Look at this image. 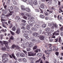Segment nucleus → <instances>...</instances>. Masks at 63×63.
<instances>
[{"mask_svg": "<svg viewBox=\"0 0 63 63\" xmlns=\"http://www.w3.org/2000/svg\"><path fill=\"white\" fill-rule=\"evenodd\" d=\"M20 29L18 28L16 30V34H19L20 33Z\"/></svg>", "mask_w": 63, "mask_h": 63, "instance_id": "6", "label": "nucleus"}, {"mask_svg": "<svg viewBox=\"0 0 63 63\" xmlns=\"http://www.w3.org/2000/svg\"><path fill=\"white\" fill-rule=\"evenodd\" d=\"M13 4L14 5H16V4H17V2H16V1H13Z\"/></svg>", "mask_w": 63, "mask_h": 63, "instance_id": "58", "label": "nucleus"}, {"mask_svg": "<svg viewBox=\"0 0 63 63\" xmlns=\"http://www.w3.org/2000/svg\"><path fill=\"white\" fill-rule=\"evenodd\" d=\"M21 15L23 17V16H24V14L23 13H21Z\"/></svg>", "mask_w": 63, "mask_h": 63, "instance_id": "64", "label": "nucleus"}, {"mask_svg": "<svg viewBox=\"0 0 63 63\" xmlns=\"http://www.w3.org/2000/svg\"><path fill=\"white\" fill-rule=\"evenodd\" d=\"M44 4L43 3H42L41 5H40V7L42 9H45V7H44Z\"/></svg>", "mask_w": 63, "mask_h": 63, "instance_id": "22", "label": "nucleus"}, {"mask_svg": "<svg viewBox=\"0 0 63 63\" xmlns=\"http://www.w3.org/2000/svg\"><path fill=\"white\" fill-rule=\"evenodd\" d=\"M26 46L27 47H33L34 44L31 42L30 44H29V43L26 42Z\"/></svg>", "mask_w": 63, "mask_h": 63, "instance_id": "2", "label": "nucleus"}, {"mask_svg": "<svg viewBox=\"0 0 63 63\" xmlns=\"http://www.w3.org/2000/svg\"><path fill=\"white\" fill-rule=\"evenodd\" d=\"M23 52H24V53H25L26 54H27V52L26 51L24 50H23Z\"/></svg>", "mask_w": 63, "mask_h": 63, "instance_id": "57", "label": "nucleus"}, {"mask_svg": "<svg viewBox=\"0 0 63 63\" xmlns=\"http://www.w3.org/2000/svg\"><path fill=\"white\" fill-rule=\"evenodd\" d=\"M3 60H4V61H5V62L8 61V59L7 58V57L5 58L4 59H2Z\"/></svg>", "mask_w": 63, "mask_h": 63, "instance_id": "27", "label": "nucleus"}, {"mask_svg": "<svg viewBox=\"0 0 63 63\" xmlns=\"http://www.w3.org/2000/svg\"><path fill=\"white\" fill-rule=\"evenodd\" d=\"M26 16L28 17H29V16H30V14L29 13H27L26 14Z\"/></svg>", "mask_w": 63, "mask_h": 63, "instance_id": "56", "label": "nucleus"}, {"mask_svg": "<svg viewBox=\"0 0 63 63\" xmlns=\"http://www.w3.org/2000/svg\"><path fill=\"white\" fill-rule=\"evenodd\" d=\"M46 26H47V25L45 24H43L41 26L42 28H45Z\"/></svg>", "mask_w": 63, "mask_h": 63, "instance_id": "18", "label": "nucleus"}, {"mask_svg": "<svg viewBox=\"0 0 63 63\" xmlns=\"http://www.w3.org/2000/svg\"><path fill=\"white\" fill-rule=\"evenodd\" d=\"M40 60H41V59H40L36 61V63H38V62H39L40 61Z\"/></svg>", "mask_w": 63, "mask_h": 63, "instance_id": "61", "label": "nucleus"}, {"mask_svg": "<svg viewBox=\"0 0 63 63\" xmlns=\"http://www.w3.org/2000/svg\"><path fill=\"white\" fill-rule=\"evenodd\" d=\"M37 48V46H35L33 48V50H34L35 49H36Z\"/></svg>", "mask_w": 63, "mask_h": 63, "instance_id": "40", "label": "nucleus"}, {"mask_svg": "<svg viewBox=\"0 0 63 63\" xmlns=\"http://www.w3.org/2000/svg\"><path fill=\"white\" fill-rule=\"evenodd\" d=\"M54 27L55 28H58V25L56 24H54Z\"/></svg>", "mask_w": 63, "mask_h": 63, "instance_id": "53", "label": "nucleus"}, {"mask_svg": "<svg viewBox=\"0 0 63 63\" xmlns=\"http://www.w3.org/2000/svg\"><path fill=\"white\" fill-rule=\"evenodd\" d=\"M51 53V52H49L48 53H46V54H47V55H47V56L48 57H49V54H50Z\"/></svg>", "mask_w": 63, "mask_h": 63, "instance_id": "48", "label": "nucleus"}, {"mask_svg": "<svg viewBox=\"0 0 63 63\" xmlns=\"http://www.w3.org/2000/svg\"><path fill=\"white\" fill-rule=\"evenodd\" d=\"M1 16H2V18H3L5 17V15L4 14H2Z\"/></svg>", "mask_w": 63, "mask_h": 63, "instance_id": "51", "label": "nucleus"}, {"mask_svg": "<svg viewBox=\"0 0 63 63\" xmlns=\"http://www.w3.org/2000/svg\"><path fill=\"white\" fill-rule=\"evenodd\" d=\"M21 21L22 22H24V23L26 22V21H25V20H22Z\"/></svg>", "mask_w": 63, "mask_h": 63, "instance_id": "62", "label": "nucleus"}, {"mask_svg": "<svg viewBox=\"0 0 63 63\" xmlns=\"http://www.w3.org/2000/svg\"><path fill=\"white\" fill-rule=\"evenodd\" d=\"M28 54V56H32V52H29Z\"/></svg>", "mask_w": 63, "mask_h": 63, "instance_id": "33", "label": "nucleus"}, {"mask_svg": "<svg viewBox=\"0 0 63 63\" xmlns=\"http://www.w3.org/2000/svg\"><path fill=\"white\" fill-rule=\"evenodd\" d=\"M21 8L22 10L23 11H25V8L24 5H21Z\"/></svg>", "mask_w": 63, "mask_h": 63, "instance_id": "13", "label": "nucleus"}, {"mask_svg": "<svg viewBox=\"0 0 63 63\" xmlns=\"http://www.w3.org/2000/svg\"><path fill=\"white\" fill-rule=\"evenodd\" d=\"M38 33H37L36 32L33 33L32 34V35L33 36H34L35 37H37L38 35Z\"/></svg>", "mask_w": 63, "mask_h": 63, "instance_id": "17", "label": "nucleus"}, {"mask_svg": "<svg viewBox=\"0 0 63 63\" xmlns=\"http://www.w3.org/2000/svg\"><path fill=\"white\" fill-rule=\"evenodd\" d=\"M24 36L26 38V37H28V35L26 34H24Z\"/></svg>", "mask_w": 63, "mask_h": 63, "instance_id": "46", "label": "nucleus"}, {"mask_svg": "<svg viewBox=\"0 0 63 63\" xmlns=\"http://www.w3.org/2000/svg\"><path fill=\"white\" fill-rule=\"evenodd\" d=\"M1 49L2 50H3V51H5V50H6V47H4L3 48H2Z\"/></svg>", "mask_w": 63, "mask_h": 63, "instance_id": "54", "label": "nucleus"}, {"mask_svg": "<svg viewBox=\"0 0 63 63\" xmlns=\"http://www.w3.org/2000/svg\"><path fill=\"white\" fill-rule=\"evenodd\" d=\"M39 16L41 18H45V17L44 15H43L42 14H40V15Z\"/></svg>", "mask_w": 63, "mask_h": 63, "instance_id": "16", "label": "nucleus"}, {"mask_svg": "<svg viewBox=\"0 0 63 63\" xmlns=\"http://www.w3.org/2000/svg\"><path fill=\"white\" fill-rule=\"evenodd\" d=\"M35 11L36 12H40V10L38 9H35Z\"/></svg>", "mask_w": 63, "mask_h": 63, "instance_id": "50", "label": "nucleus"}, {"mask_svg": "<svg viewBox=\"0 0 63 63\" xmlns=\"http://www.w3.org/2000/svg\"><path fill=\"white\" fill-rule=\"evenodd\" d=\"M8 57V55L6 54H4L3 56H2V59H4V58L7 57Z\"/></svg>", "mask_w": 63, "mask_h": 63, "instance_id": "10", "label": "nucleus"}, {"mask_svg": "<svg viewBox=\"0 0 63 63\" xmlns=\"http://www.w3.org/2000/svg\"><path fill=\"white\" fill-rule=\"evenodd\" d=\"M8 9L10 13L7 16H12V14L14 13V12L13 11H12V10H13V7L12 6L9 7Z\"/></svg>", "mask_w": 63, "mask_h": 63, "instance_id": "1", "label": "nucleus"}, {"mask_svg": "<svg viewBox=\"0 0 63 63\" xmlns=\"http://www.w3.org/2000/svg\"><path fill=\"white\" fill-rule=\"evenodd\" d=\"M16 20L17 21H19L20 20V18L18 16H17L16 18Z\"/></svg>", "mask_w": 63, "mask_h": 63, "instance_id": "9", "label": "nucleus"}, {"mask_svg": "<svg viewBox=\"0 0 63 63\" xmlns=\"http://www.w3.org/2000/svg\"><path fill=\"white\" fill-rule=\"evenodd\" d=\"M60 30H61V31H63V26H62V27L60 29Z\"/></svg>", "mask_w": 63, "mask_h": 63, "instance_id": "63", "label": "nucleus"}, {"mask_svg": "<svg viewBox=\"0 0 63 63\" xmlns=\"http://www.w3.org/2000/svg\"><path fill=\"white\" fill-rule=\"evenodd\" d=\"M32 31H37V29H36V28H35L32 27Z\"/></svg>", "mask_w": 63, "mask_h": 63, "instance_id": "25", "label": "nucleus"}, {"mask_svg": "<svg viewBox=\"0 0 63 63\" xmlns=\"http://www.w3.org/2000/svg\"><path fill=\"white\" fill-rule=\"evenodd\" d=\"M59 11H59V13H61V12L62 13H63V11L62 10V7H61L59 9Z\"/></svg>", "mask_w": 63, "mask_h": 63, "instance_id": "15", "label": "nucleus"}, {"mask_svg": "<svg viewBox=\"0 0 63 63\" xmlns=\"http://www.w3.org/2000/svg\"><path fill=\"white\" fill-rule=\"evenodd\" d=\"M16 49H19L20 47L18 45H16Z\"/></svg>", "mask_w": 63, "mask_h": 63, "instance_id": "31", "label": "nucleus"}, {"mask_svg": "<svg viewBox=\"0 0 63 63\" xmlns=\"http://www.w3.org/2000/svg\"><path fill=\"white\" fill-rule=\"evenodd\" d=\"M16 27L15 26H14L12 29V31H16Z\"/></svg>", "mask_w": 63, "mask_h": 63, "instance_id": "35", "label": "nucleus"}, {"mask_svg": "<svg viewBox=\"0 0 63 63\" xmlns=\"http://www.w3.org/2000/svg\"><path fill=\"white\" fill-rule=\"evenodd\" d=\"M16 56L17 57H20L21 56V53H17L16 54Z\"/></svg>", "mask_w": 63, "mask_h": 63, "instance_id": "20", "label": "nucleus"}, {"mask_svg": "<svg viewBox=\"0 0 63 63\" xmlns=\"http://www.w3.org/2000/svg\"><path fill=\"white\" fill-rule=\"evenodd\" d=\"M7 5H5L4 6V8H5V12H4V14H6L7 13V9H6V8H7Z\"/></svg>", "mask_w": 63, "mask_h": 63, "instance_id": "12", "label": "nucleus"}, {"mask_svg": "<svg viewBox=\"0 0 63 63\" xmlns=\"http://www.w3.org/2000/svg\"><path fill=\"white\" fill-rule=\"evenodd\" d=\"M50 30V28H47L45 29V31L46 32H48Z\"/></svg>", "mask_w": 63, "mask_h": 63, "instance_id": "24", "label": "nucleus"}, {"mask_svg": "<svg viewBox=\"0 0 63 63\" xmlns=\"http://www.w3.org/2000/svg\"><path fill=\"white\" fill-rule=\"evenodd\" d=\"M61 41H62V40L61 39V38L59 37V43H60Z\"/></svg>", "mask_w": 63, "mask_h": 63, "instance_id": "52", "label": "nucleus"}, {"mask_svg": "<svg viewBox=\"0 0 63 63\" xmlns=\"http://www.w3.org/2000/svg\"><path fill=\"white\" fill-rule=\"evenodd\" d=\"M25 10H26V11L28 12V13H29V12H31L30 9L28 8H26L25 9Z\"/></svg>", "mask_w": 63, "mask_h": 63, "instance_id": "8", "label": "nucleus"}, {"mask_svg": "<svg viewBox=\"0 0 63 63\" xmlns=\"http://www.w3.org/2000/svg\"><path fill=\"white\" fill-rule=\"evenodd\" d=\"M48 46H49V47L50 50H51L52 51V46L51 44H49Z\"/></svg>", "mask_w": 63, "mask_h": 63, "instance_id": "7", "label": "nucleus"}, {"mask_svg": "<svg viewBox=\"0 0 63 63\" xmlns=\"http://www.w3.org/2000/svg\"><path fill=\"white\" fill-rule=\"evenodd\" d=\"M32 42H33V43H35L36 42V40L35 39H33L32 40Z\"/></svg>", "mask_w": 63, "mask_h": 63, "instance_id": "49", "label": "nucleus"}, {"mask_svg": "<svg viewBox=\"0 0 63 63\" xmlns=\"http://www.w3.org/2000/svg\"><path fill=\"white\" fill-rule=\"evenodd\" d=\"M3 44L5 45V46L6 47H7V46L8 45V42H6V41H3Z\"/></svg>", "mask_w": 63, "mask_h": 63, "instance_id": "11", "label": "nucleus"}, {"mask_svg": "<svg viewBox=\"0 0 63 63\" xmlns=\"http://www.w3.org/2000/svg\"><path fill=\"white\" fill-rule=\"evenodd\" d=\"M25 25H26V24L25 23H23L21 24V25L22 26H25Z\"/></svg>", "mask_w": 63, "mask_h": 63, "instance_id": "45", "label": "nucleus"}, {"mask_svg": "<svg viewBox=\"0 0 63 63\" xmlns=\"http://www.w3.org/2000/svg\"><path fill=\"white\" fill-rule=\"evenodd\" d=\"M28 23L29 24L31 25V26H32L33 25V24L34 23H35V20H29L28 21Z\"/></svg>", "mask_w": 63, "mask_h": 63, "instance_id": "3", "label": "nucleus"}, {"mask_svg": "<svg viewBox=\"0 0 63 63\" xmlns=\"http://www.w3.org/2000/svg\"><path fill=\"white\" fill-rule=\"evenodd\" d=\"M47 4L48 5H51L52 4V2L51 0H49L47 2Z\"/></svg>", "mask_w": 63, "mask_h": 63, "instance_id": "23", "label": "nucleus"}, {"mask_svg": "<svg viewBox=\"0 0 63 63\" xmlns=\"http://www.w3.org/2000/svg\"><path fill=\"white\" fill-rule=\"evenodd\" d=\"M25 56V55L23 53H21V57H24Z\"/></svg>", "mask_w": 63, "mask_h": 63, "instance_id": "34", "label": "nucleus"}, {"mask_svg": "<svg viewBox=\"0 0 63 63\" xmlns=\"http://www.w3.org/2000/svg\"><path fill=\"white\" fill-rule=\"evenodd\" d=\"M16 46L15 44H13L12 46V48H14L16 47Z\"/></svg>", "mask_w": 63, "mask_h": 63, "instance_id": "38", "label": "nucleus"}, {"mask_svg": "<svg viewBox=\"0 0 63 63\" xmlns=\"http://www.w3.org/2000/svg\"><path fill=\"white\" fill-rule=\"evenodd\" d=\"M23 61L24 62H27V61H26V59L24 58L23 59Z\"/></svg>", "mask_w": 63, "mask_h": 63, "instance_id": "43", "label": "nucleus"}, {"mask_svg": "<svg viewBox=\"0 0 63 63\" xmlns=\"http://www.w3.org/2000/svg\"><path fill=\"white\" fill-rule=\"evenodd\" d=\"M55 54L57 56H58L59 55V53L57 52H55Z\"/></svg>", "mask_w": 63, "mask_h": 63, "instance_id": "55", "label": "nucleus"}, {"mask_svg": "<svg viewBox=\"0 0 63 63\" xmlns=\"http://www.w3.org/2000/svg\"><path fill=\"white\" fill-rule=\"evenodd\" d=\"M45 37L44 36L41 35L39 36V39L42 41H44Z\"/></svg>", "mask_w": 63, "mask_h": 63, "instance_id": "5", "label": "nucleus"}, {"mask_svg": "<svg viewBox=\"0 0 63 63\" xmlns=\"http://www.w3.org/2000/svg\"><path fill=\"white\" fill-rule=\"evenodd\" d=\"M42 54L38 53L37 54V56H42Z\"/></svg>", "mask_w": 63, "mask_h": 63, "instance_id": "39", "label": "nucleus"}, {"mask_svg": "<svg viewBox=\"0 0 63 63\" xmlns=\"http://www.w3.org/2000/svg\"><path fill=\"white\" fill-rule=\"evenodd\" d=\"M33 3L34 4V5H37V4H38L37 1V0H34L33 1Z\"/></svg>", "mask_w": 63, "mask_h": 63, "instance_id": "26", "label": "nucleus"}, {"mask_svg": "<svg viewBox=\"0 0 63 63\" xmlns=\"http://www.w3.org/2000/svg\"><path fill=\"white\" fill-rule=\"evenodd\" d=\"M36 53H34L33 52H32V56H34V55H36Z\"/></svg>", "mask_w": 63, "mask_h": 63, "instance_id": "41", "label": "nucleus"}, {"mask_svg": "<svg viewBox=\"0 0 63 63\" xmlns=\"http://www.w3.org/2000/svg\"><path fill=\"white\" fill-rule=\"evenodd\" d=\"M30 1H31V0H27L25 2H26L28 4H29V3L30 2Z\"/></svg>", "mask_w": 63, "mask_h": 63, "instance_id": "29", "label": "nucleus"}, {"mask_svg": "<svg viewBox=\"0 0 63 63\" xmlns=\"http://www.w3.org/2000/svg\"><path fill=\"white\" fill-rule=\"evenodd\" d=\"M29 4L30 5L32 6H33V2L32 0L30 2V3H29Z\"/></svg>", "mask_w": 63, "mask_h": 63, "instance_id": "21", "label": "nucleus"}, {"mask_svg": "<svg viewBox=\"0 0 63 63\" xmlns=\"http://www.w3.org/2000/svg\"><path fill=\"white\" fill-rule=\"evenodd\" d=\"M26 28L27 30H29L30 29V26L27 25V26Z\"/></svg>", "mask_w": 63, "mask_h": 63, "instance_id": "30", "label": "nucleus"}, {"mask_svg": "<svg viewBox=\"0 0 63 63\" xmlns=\"http://www.w3.org/2000/svg\"><path fill=\"white\" fill-rule=\"evenodd\" d=\"M18 60L19 61V62H21V61H22V59L21 58H19L18 59Z\"/></svg>", "mask_w": 63, "mask_h": 63, "instance_id": "47", "label": "nucleus"}, {"mask_svg": "<svg viewBox=\"0 0 63 63\" xmlns=\"http://www.w3.org/2000/svg\"><path fill=\"white\" fill-rule=\"evenodd\" d=\"M22 32L23 33H24V34H27V33H28V31L26 30H23L22 31Z\"/></svg>", "mask_w": 63, "mask_h": 63, "instance_id": "19", "label": "nucleus"}, {"mask_svg": "<svg viewBox=\"0 0 63 63\" xmlns=\"http://www.w3.org/2000/svg\"><path fill=\"white\" fill-rule=\"evenodd\" d=\"M44 13L46 15V16H48V13L47 12V11H45Z\"/></svg>", "mask_w": 63, "mask_h": 63, "instance_id": "37", "label": "nucleus"}, {"mask_svg": "<svg viewBox=\"0 0 63 63\" xmlns=\"http://www.w3.org/2000/svg\"><path fill=\"white\" fill-rule=\"evenodd\" d=\"M2 26H3V27H4V28H7V27H6V26L5 25H4V23H2Z\"/></svg>", "mask_w": 63, "mask_h": 63, "instance_id": "44", "label": "nucleus"}, {"mask_svg": "<svg viewBox=\"0 0 63 63\" xmlns=\"http://www.w3.org/2000/svg\"><path fill=\"white\" fill-rule=\"evenodd\" d=\"M31 18H32V17H29L28 18V20H31Z\"/></svg>", "mask_w": 63, "mask_h": 63, "instance_id": "60", "label": "nucleus"}, {"mask_svg": "<svg viewBox=\"0 0 63 63\" xmlns=\"http://www.w3.org/2000/svg\"><path fill=\"white\" fill-rule=\"evenodd\" d=\"M10 32L11 34H12V35H14V32H13L12 31H10Z\"/></svg>", "mask_w": 63, "mask_h": 63, "instance_id": "59", "label": "nucleus"}, {"mask_svg": "<svg viewBox=\"0 0 63 63\" xmlns=\"http://www.w3.org/2000/svg\"><path fill=\"white\" fill-rule=\"evenodd\" d=\"M34 27H35V28H40V25H38L35 24L34 25Z\"/></svg>", "mask_w": 63, "mask_h": 63, "instance_id": "14", "label": "nucleus"}, {"mask_svg": "<svg viewBox=\"0 0 63 63\" xmlns=\"http://www.w3.org/2000/svg\"><path fill=\"white\" fill-rule=\"evenodd\" d=\"M39 9L41 11L40 13L42 14V13H44V10L40 8H39Z\"/></svg>", "mask_w": 63, "mask_h": 63, "instance_id": "28", "label": "nucleus"}, {"mask_svg": "<svg viewBox=\"0 0 63 63\" xmlns=\"http://www.w3.org/2000/svg\"><path fill=\"white\" fill-rule=\"evenodd\" d=\"M26 50L27 51H29L31 50V48H26Z\"/></svg>", "mask_w": 63, "mask_h": 63, "instance_id": "36", "label": "nucleus"}, {"mask_svg": "<svg viewBox=\"0 0 63 63\" xmlns=\"http://www.w3.org/2000/svg\"><path fill=\"white\" fill-rule=\"evenodd\" d=\"M23 18L24 19H26V20H27V17L26 16H25V15H24V16H23Z\"/></svg>", "mask_w": 63, "mask_h": 63, "instance_id": "42", "label": "nucleus"}, {"mask_svg": "<svg viewBox=\"0 0 63 63\" xmlns=\"http://www.w3.org/2000/svg\"><path fill=\"white\" fill-rule=\"evenodd\" d=\"M12 55L13 57V58H14L15 59H16V57L15 56V55L14 54L12 53Z\"/></svg>", "mask_w": 63, "mask_h": 63, "instance_id": "32", "label": "nucleus"}, {"mask_svg": "<svg viewBox=\"0 0 63 63\" xmlns=\"http://www.w3.org/2000/svg\"><path fill=\"white\" fill-rule=\"evenodd\" d=\"M59 31L58 30L55 31L53 33V36H54V35L57 36V35H59Z\"/></svg>", "mask_w": 63, "mask_h": 63, "instance_id": "4", "label": "nucleus"}]
</instances>
